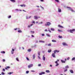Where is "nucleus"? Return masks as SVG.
I'll return each instance as SVG.
<instances>
[{
	"label": "nucleus",
	"mask_w": 75,
	"mask_h": 75,
	"mask_svg": "<svg viewBox=\"0 0 75 75\" xmlns=\"http://www.w3.org/2000/svg\"><path fill=\"white\" fill-rule=\"evenodd\" d=\"M46 23L45 25L46 26H50V25H51V23L49 22H46Z\"/></svg>",
	"instance_id": "obj_1"
},
{
	"label": "nucleus",
	"mask_w": 75,
	"mask_h": 75,
	"mask_svg": "<svg viewBox=\"0 0 75 75\" xmlns=\"http://www.w3.org/2000/svg\"><path fill=\"white\" fill-rule=\"evenodd\" d=\"M67 8H69L68 10H70L72 12H75V11H74V10H73L70 7L67 6Z\"/></svg>",
	"instance_id": "obj_2"
},
{
	"label": "nucleus",
	"mask_w": 75,
	"mask_h": 75,
	"mask_svg": "<svg viewBox=\"0 0 75 75\" xmlns=\"http://www.w3.org/2000/svg\"><path fill=\"white\" fill-rule=\"evenodd\" d=\"M75 31V29H73L72 30H70V32L71 33H73V31Z\"/></svg>",
	"instance_id": "obj_3"
},
{
	"label": "nucleus",
	"mask_w": 75,
	"mask_h": 75,
	"mask_svg": "<svg viewBox=\"0 0 75 75\" xmlns=\"http://www.w3.org/2000/svg\"><path fill=\"white\" fill-rule=\"evenodd\" d=\"M62 44H63V45H64V46H68V45H67V43H66L63 42L62 43Z\"/></svg>",
	"instance_id": "obj_4"
},
{
	"label": "nucleus",
	"mask_w": 75,
	"mask_h": 75,
	"mask_svg": "<svg viewBox=\"0 0 75 75\" xmlns=\"http://www.w3.org/2000/svg\"><path fill=\"white\" fill-rule=\"evenodd\" d=\"M33 66V65L32 64H30L28 66V68H31V67H32Z\"/></svg>",
	"instance_id": "obj_5"
},
{
	"label": "nucleus",
	"mask_w": 75,
	"mask_h": 75,
	"mask_svg": "<svg viewBox=\"0 0 75 75\" xmlns=\"http://www.w3.org/2000/svg\"><path fill=\"white\" fill-rule=\"evenodd\" d=\"M9 68H10V67L9 66H7V67H6V68H5V69H6V70H7L8 69H9Z\"/></svg>",
	"instance_id": "obj_6"
},
{
	"label": "nucleus",
	"mask_w": 75,
	"mask_h": 75,
	"mask_svg": "<svg viewBox=\"0 0 75 75\" xmlns=\"http://www.w3.org/2000/svg\"><path fill=\"white\" fill-rule=\"evenodd\" d=\"M52 56L53 57V58H55V54L54 53H53L52 54Z\"/></svg>",
	"instance_id": "obj_7"
},
{
	"label": "nucleus",
	"mask_w": 75,
	"mask_h": 75,
	"mask_svg": "<svg viewBox=\"0 0 75 75\" xmlns=\"http://www.w3.org/2000/svg\"><path fill=\"white\" fill-rule=\"evenodd\" d=\"M42 74H45V72H42L41 73L39 74V75H42Z\"/></svg>",
	"instance_id": "obj_8"
},
{
	"label": "nucleus",
	"mask_w": 75,
	"mask_h": 75,
	"mask_svg": "<svg viewBox=\"0 0 75 75\" xmlns=\"http://www.w3.org/2000/svg\"><path fill=\"white\" fill-rule=\"evenodd\" d=\"M20 6L23 7H25L26 6H25V4H23V5H21Z\"/></svg>",
	"instance_id": "obj_9"
},
{
	"label": "nucleus",
	"mask_w": 75,
	"mask_h": 75,
	"mask_svg": "<svg viewBox=\"0 0 75 75\" xmlns=\"http://www.w3.org/2000/svg\"><path fill=\"white\" fill-rule=\"evenodd\" d=\"M44 56H45V55H44L43 56V57L42 58V59L43 60V61H45V57H44Z\"/></svg>",
	"instance_id": "obj_10"
},
{
	"label": "nucleus",
	"mask_w": 75,
	"mask_h": 75,
	"mask_svg": "<svg viewBox=\"0 0 75 75\" xmlns=\"http://www.w3.org/2000/svg\"><path fill=\"white\" fill-rule=\"evenodd\" d=\"M69 71L71 73V74H74V71H73V70H69Z\"/></svg>",
	"instance_id": "obj_11"
},
{
	"label": "nucleus",
	"mask_w": 75,
	"mask_h": 75,
	"mask_svg": "<svg viewBox=\"0 0 75 75\" xmlns=\"http://www.w3.org/2000/svg\"><path fill=\"white\" fill-rule=\"evenodd\" d=\"M58 27L60 28H63V26L60 25H58Z\"/></svg>",
	"instance_id": "obj_12"
},
{
	"label": "nucleus",
	"mask_w": 75,
	"mask_h": 75,
	"mask_svg": "<svg viewBox=\"0 0 75 75\" xmlns=\"http://www.w3.org/2000/svg\"><path fill=\"white\" fill-rule=\"evenodd\" d=\"M58 11H59V12H61V9L60 8H58Z\"/></svg>",
	"instance_id": "obj_13"
},
{
	"label": "nucleus",
	"mask_w": 75,
	"mask_h": 75,
	"mask_svg": "<svg viewBox=\"0 0 75 75\" xmlns=\"http://www.w3.org/2000/svg\"><path fill=\"white\" fill-rule=\"evenodd\" d=\"M61 62H62V63H65V61H63L62 60H61Z\"/></svg>",
	"instance_id": "obj_14"
},
{
	"label": "nucleus",
	"mask_w": 75,
	"mask_h": 75,
	"mask_svg": "<svg viewBox=\"0 0 75 75\" xmlns=\"http://www.w3.org/2000/svg\"><path fill=\"white\" fill-rule=\"evenodd\" d=\"M39 42H43V43L45 42H44V41H43L42 40H39Z\"/></svg>",
	"instance_id": "obj_15"
},
{
	"label": "nucleus",
	"mask_w": 75,
	"mask_h": 75,
	"mask_svg": "<svg viewBox=\"0 0 75 75\" xmlns=\"http://www.w3.org/2000/svg\"><path fill=\"white\" fill-rule=\"evenodd\" d=\"M34 17L35 18V19H36V20H37L38 19V17H37V16H34Z\"/></svg>",
	"instance_id": "obj_16"
},
{
	"label": "nucleus",
	"mask_w": 75,
	"mask_h": 75,
	"mask_svg": "<svg viewBox=\"0 0 75 75\" xmlns=\"http://www.w3.org/2000/svg\"><path fill=\"white\" fill-rule=\"evenodd\" d=\"M13 74V72H10L8 73V74L11 75V74Z\"/></svg>",
	"instance_id": "obj_17"
},
{
	"label": "nucleus",
	"mask_w": 75,
	"mask_h": 75,
	"mask_svg": "<svg viewBox=\"0 0 75 75\" xmlns=\"http://www.w3.org/2000/svg\"><path fill=\"white\" fill-rule=\"evenodd\" d=\"M65 68L66 69H68V68H69V66L68 65H67L65 67Z\"/></svg>",
	"instance_id": "obj_18"
},
{
	"label": "nucleus",
	"mask_w": 75,
	"mask_h": 75,
	"mask_svg": "<svg viewBox=\"0 0 75 75\" xmlns=\"http://www.w3.org/2000/svg\"><path fill=\"white\" fill-rule=\"evenodd\" d=\"M33 25V24H31L30 25H29L28 26V28H30V27H31V26H32V25Z\"/></svg>",
	"instance_id": "obj_19"
},
{
	"label": "nucleus",
	"mask_w": 75,
	"mask_h": 75,
	"mask_svg": "<svg viewBox=\"0 0 75 75\" xmlns=\"http://www.w3.org/2000/svg\"><path fill=\"white\" fill-rule=\"evenodd\" d=\"M46 35H47V37H51V35H49V34H46Z\"/></svg>",
	"instance_id": "obj_20"
},
{
	"label": "nucleus",
	"mask_w": 75,
	"mask_h": 75,
	"mask_svg": "<svg viewBox=\"0 0 75 75\" xmlns=\"http://www.w3.org/2000/svg\"><path fill=\"white\" fill-rule=\"evenodd\" d=\"M52 42H57V41L55 40H52Z\"/></svg>",
	"instance_id": "obj_21"
},
{
	"label": "nucleus",
	"mask_w": 75,
	"mask_h": 75,
	"mask_svg": "<svg viewBox=\"0 0 75 75\" xmlns=\"http://www.w3.org/2000/svg\"><path fill=\"white\" fill-rule=\"evenodd\" d=\"M51 31H54V30H55L53 28H51Z\"/></svg>",
	"instance_id": "obj_22"
},
{
	"label": "nucleus",
	"mask_w": 75,
	"mask_h": 75,
	"mask_svg": "<svg viewBox=\"0 0 75 75\" xmlns=\"http://www.w3.org/2000/svg\"><path fill=\"white\" fill-rule=\"evenodd\" d=\"M1 53H2V54H5V52L3 51L1 52Z\"/></svg>",
	"instance_id": "obj_23"
},
{
	"label": "nucleus",
	"mask_w": 75,
	"mask_h": 75,
	"mask_svg": "<svg viewBox=\"0 0 75 75\" xmlns=\"http://www.w3.org/2000/svg\"><path fill=\"white\" fill-rule=\"evenodd\" d=\"M75 57H74L73 58L71 59L72 61H74V60H75Z\"/></svg>",
	"instance_id": "obj_24"
},
{
	"label": "nucleus",
	"mask_w": 75,
	"mask_h": 75,
	"mask_svg": "<svg viewBox=\"0 0 75 75\" xmlns=\"http://www.w3.org/2000/svg\"><path fill=\"white\" fill-rule=\"evenodd\" d=\"M35 55L34 54V55H33V58L34 59H35Z\"/></svg>",
	"instance_id": "obj_25"
},
{
	"label": "nucleus",
	"mask_w": 75,
	"mask_h": 75,
	"mask_svg": "<svg viewBox=\"0 0 75 75\" xmlns=\"http://www.w3.org/2000/svg\"><path fill=\"white\" fill-rule=\"evenodd\" d=\"M58 31L59 32H62V30H59V29L58 30Z\"/></svg>",
	"instance_id": "obj_26"
},
{
	"label": "nucleus",
	"mask_w": 75,
	"mask_h": 75,
	"mask_svg": "<svg viewBox=\"0 0 75 75\" xmlns=\"http://www.w3.org/2000/svg\"><path fill=\"white\" fill-rule=\"evenodd\" d=\"M59 38H62V36H60V35H59Z\"/></svg>",
	"instance_id": "obj_27"
},
{
	"label": "nucleus",
	"mask_w": 75,
	"mask_h": 75,
	"mask_svg": "<svg viewBox=\"0 0 75 75\" xmlns=\"http://www.w3.org/2000/svg\"><path fill=\"white\" fill-rule=\"evenodd\" d=\"M46 72H47V73H50V71L49 70H46Z\"/></svg>",
	"instance_id": "obj_28"
},
{
	"label": "nucleus",
	"mask_w": 75,
	"mask_h": 75,
	"mask_svg": "<svg viewBox=\"0 0 75 75\" xmlns=\"http://www.w3.org/2000/svg\"><path fill=\"white\" fill-rule=\"evenodd\" d=\"M16 59L17 61H19V60L18 59V57L16 58Z\"/></svg>",
	"instance_id": "obj_29"
},
{
	"label": "nucleus",
	"mask_w": 75,
	"mask_h": 75,
	"mask_svg": "<svg viewBox=\"0 0 75 75\" xmlns=\"http://www.w3.org/2000/svg\"><path fill=\"white\" fill-rule=\"evenodd\" d=\"M10 1H12V2H15L16 1L15 0H10Z\"/></svg>",
	"instance_id": "obj_30"
},
{
	"label": "nucleus",
	"mask_w": 75,
	"mask_h": 75,
	"mask_svg": "<svg viewBox=\"0 0 75 75\" xmlns=\"http://www.w3.org/2000/svg\"><path fill=\"white\" fill-rule=\"evenodd\" d=\"M48 46H51V43H49L48 44Z\"/></svg>",
	"instance_id": "obj_31"
},
{
	"label": "nucleus",
	"mask_w": 75,
	"mask_h": 75,
	"mask_svg": "<svg viewBox=\"0 0 75 75\" xmlns=\"http://www.w3.org/2000/svg\"><path fill=\"white\" fill-rule=\"evenodd\" d=\"M31 51V49H29L28 50V52H30Z\"/></svg>",
	"instance_id": "obj_32"
},
{
	"label": "nucleus",
	"mask_w": 75,
	"mask_h": 75,
	"mask_svg": "<svg viewBox=\"0 0 75 75\" xmlns=\"http://www.w3.org/2000/svg\"><path fill=\"white\" fill-rule=\"evenodd\" d=\"M18 33H22V31H21V30H18Z\"/></svg>",
	"instance_id": "obj_33"
},
{
	"label": "nucleus",
	"mask_w": 75,
	"mask_h": 75,
	"mask_svg": "<svg viewBox=\"0 0 75 75\" xmlns=\"http://www.w3.org/2000/svg\"><path fill=\"white\" fill-rule=\"evenodd\" d=\"M30 33H35V32H34V31H31Z\"/></svg>",
	"instance_id": "obj_34"
},
{
	"label": "nucleus",
	"mask_w": 75,
	"mask_h": 75,
	"mask_svg": "<svg viewBox=\"0 0 75 75\" xmlns=\"http://www.w3.org/2000/svg\"><path fill=\"white\" fill-rule=\"evenodd\" d=\"M56 52H59V51L58 50H56Z\"/></svg>",
	"instance_id": "obj_35"
},
{
	"label": "nucleus",
	"mask_w": 75,
	"mask_h": 75,
	"mask_svg": "<svg viewBox=\"0 0 75 75\" xmlns=\"http://www.w3.org/2000/svg\"><path fill=\"white\" fill-rule=\"evenodd\" d=\"M55 1H56V2H57V3H59V0H55Z\"/></svg>",
	"instance_id": "obj_36"
},
{
	"label": "nucleus",
	"mask_w": 75,
	"mask_h": 75,
	"mask_svg": "<svg viewBox=\"0 0 75 75\" xmlns=\"http://www.w3.org/2000/svg\"><path fill=\"white\" fill-rule=\"evenodd\" d=\"M51 52V50H48V52Z\"/></svg>",
	"instance_id": "obj_37"
},
{
	"label": "nucleus",
	"mask_w": 75,
	"mask_h": 75,
	"mask_svg": "<svg viewBox=\"0 0 75 75\" xmlns=\"http://www.w3.org/2000/svg\"><path fill=\"white\" fill-rule=\"evenodd\" d=\"M38 54L39 55H40V52H38Z\"/></svg>",
	"instance_id": "obj_38"
},
{
	"label": "nucleus",
	"mask_w": 75,
	"mask_h": 75,
	"mask_svg": "<svg viewBox=\"0 0 75 75\" xmlns=\"http://www.w3.org/2000/svg\"><path fill=\"white\" fill-rule=\"evenodd\" d=\"M11 16H9V17H8V18H11Z\"/></svg>",
	"instance_id": "obj_39"
},
{
	"label": "nucleus",
	"mask_w": 75,
	"mask_h": 75,
	"mask_svg": "<svg viewBox=\"0 0 75 75\" xmlns=\"http://www.w3.org/2000/svg\"><path fill=\"white\" fill-rule=\"evenodd\" d=\"M1 74H2V75H4V74H5L4 73V72H2Z\"/></svg>",
	"instance_id": "obj_40"
},
{
	"label": "nucleus",
	"mask_w": 75,
	"mask_h": 75,
	"mask_svg": "<svg viewBox=\"0 0 75 75\" xmlns=\"http://www.w3.org/2000/svg\"><path fill=\"white\" fill-rule=\"evenodd\" d=\"M26 58L27 59V60H28V61H29V58H28V57H26Z\"/></svg>",
	"instance_id": "obj_41"
},
{
	"label": "nucleus",
	"mask_w": 75,
	"mask_h": 75,
	"mask_svg": "<svg viewBox=\"0 0 75 75\" xmlns=\"http://www.w3.org/2000/svg\"><path fill=\"white\" fill-rule=\"evenodd\" d=\"M26 74H28V73H29V71H26Z\"/></svg>",
	"instance_id": "obj_42"
},
{
	"label": "nucleus",
	"mask_w": 75,
	"mask_h": 75,
	"mask_svg": "<svg viewBox=\"0 0 75 75\" xmlns=\"http://www.w3.org/2000/svg\"><path fill=\"white\" fill-rule=\"evenodd\" d=\"M56 50H55L54 51V54H56Z\"/></svg>",
	"instance_id": "obj_43"
},
{
	"label": "nucleus",
	"mask_w": 75,
	"mask_h": 75,
	"mask_svg": "<svg viewBox=\"0 0 75 75\" xmlns=\"http://www.w3.org/2000/svg\"><path fill=\"white\" fill-rule=\"evenodd\" d=\"M32 23H33L34 24H35V21H33L32 22Z\"/></svg>",
	"instance_id": "obj_44"
},
{
	"label": "nucleus",
	"mask_w": 75,
	"mask_h": 75,
	"mask_svg": "<svg viewBox=\"0 0 75 75\" xmlns=\"http://www.w3.org/2000/svg\"><path fill=\"white\" fill-rule=\"evenodd\" d=\"M42 36H45V34H42Z\"/></svg>",
	"instance_id": "obj_45"
},
{
	"label": "nucleus",
	"mask_w": 75,
	"mask_h": 75,
	"mask_svg": "<svg viewBox=\"0 0 75 75\" xmlns=\"http://www.w3.org/2000/svg\"><path fill=\"white\" fill-rule=\"evenodd\" d=\"M67 69H66V70H64V72H66V71H67Z\"/></svg>",
	"instance_id": "obj_46"
},
{
	"label": "nucleus",
	"mask_w": 75,
	"mask_h": 75,
	"mask_svg": "<svg viewBox=\"0 0 75 75\" xmlns=\"http://www.w3.org/2000/svg\"><path fill=\"white\" fill-rule=\"evenodd\" d=\"M58 65H59V64H56V67H57V66H58Z\"/></svg>",
	"instance_id": "obj_47"
},
{
	"label": "nucleus",
	"mask_w": 75,
	"mask_h": 75,
	"mask_svg": "<svg viewBox=\"0 0 75 75\" xmlns=\"http://www.w3.org/2000/svg\"><path fill=\"white\" fill-rule=\"evenodd\" d=\"M2 61H3V62H5V61L6 60H5V59H3V60H2Z\"/></svg>",
	"instance_id": "obj_48"
},
{
	"label": "nucleus",
	"mask_w": 75,
	"mask_h": 75,
	"mask_svg": "<svg viewBox=\"0 0 75 75\" xmlns=\"http://www.w3.org/2000/svg\"><path fill=\"white\" fill-rule=\"evenodd\" d=\"M11 53L12 54H13V53H14V52H13L12 51H11Z\"/></svg>",
	"instance_id": "obj_49"
},
{
	"label": "nucleus",
	"mask_w": 75,
	"mask_h": 75,
	"mask_svg": "<svg viewBox=\"0 0 75 75\" xmlns=\"http://www.w3.org/2000/svg\"><path fill=\"white\" fill-rule=\"evenodd\" d=\"M69 59H70V57H68L67 58V60H69Z\"/></svg>",
	"instance_id": "obj_50"
},
{
	"label": "nucleus",
	"mask_w": 75,
	"mask_h": 75,
	"mask_svg": "<svg viewBox=\"0 0 75 75\" xmlns=\"http://www.w3.org/2000/svg\"><path fill=\"white\" fill-rule=\"evenodd\" d=\"M43 22H41L40 23H39V24H42Z\"/></svg>",
	"instance_id": "obj_51"
},
{
	"label": "nucleus",
	"mask_w": 75,
	"mask_h": 75,
	"mask_svg": "<svg viewBox=\"0 0 75 75\" xmlns=\"http://www.w3.org/2000/svg\"><path fill=\"white\" fill-rule=\"evenodd\" d=\"M18 29V28H15L14 29V30H17Z\"/></svg>",
	"instance_id": "obj_52"
},
{
	"label": "nucleus",
	"mask_w": 75,
	"mask_h": 75,
	"mask_svg": "<svg viewBox=\"0 0 75 75\" xmlns=\"http://www.w3.org/2000/svg\"><path fill=\"white\" fill-rule=\"evenodd\" d=\"M55 63H56V64H58V61H56Z\"/></svg>",
	"instance_id": "obj_53"
},
{
	"label": "nucleus",
	"mask_w": 75,
	"mask_h": 75,
	"mask_svg": "<svg viewBox=\"0 0 75 75\" xmlns=\"http://www.w3.org/2000/svg\"><path fill=\"white\" fill-rule=\"evenodd\" d=\"M3 71H5V69H3Z\"/></svg>",
	"instance_id": "obj_54"
},
{
	"label": "nucleus",
	"mask_w": 75,
	"mask_h": 75,
	"mask_svg": "<svg viewBox=\"0 0 75 75\" xmlns=\"http://www.w3.org/2000/svg\"><path fill=\"white\" fill-rule=\"evenodd\" d=\"M31 72H35V71H34V70H32V71H31Z\"/></svg>",
	"instance_id": "obj_55"
},
{
	"label": "nucleus",
	"mask_w": 75,
	"mask_h": 75,
	"mask_svg": "<svg viewBox=\"0 0 75 75\" xmlns=\"http://www.w3.org/2000/svg\"><path fill=\"white\" fill-rule=\"evenodd\" d=\"M32 37H34V36L33 35H32Z\"/></svg>",
	"instance_id": "obj_56"
},
{
	"label": "nucleus",
	"mask_w": 75,
	"mask_h": 75,
	"mask_svg": "<svg viewBox=\"0 0 75 75\" xmlns=\"http://www.w3.org/2000/svg\"><path fill=\"white\" fill-rule=\"evenodd\" d=\"M41 64H39L38 65V66L39 67H40V66H41Z\"/></svg>",
	"instance_id": "obj_57"
},
{
	"label": "nucleus",
	"mask_w": 75,
	"mask_h": 75,
	"mask_svg": "<svg viewBox=\"0 0 75 75\" xmlns=\"http://www.w3.org/2000/svg\"><path fill=\"white\" fill-rule=\"evenodd\" d=\"M45 31L47 32V29H45Z\"/></svg>",
	"instance_id": "obj_58"
},
{
	"label": "nucleus",
	"mask_w": 75,
	"mask_h": 75,
	"mask_svg": "<svg viewBox=\"0 0 75 75\" xmlns=\"http://www.w3.org/2000/svg\"><path fill=\"white\" fill-rule=\"evenodd\" d=\"M40 1L42 2H43V1H44V0H40Z\"/></svg>",
	"instance_id": "obj_59"
},
{
	"label": "nucleus",
	"mask_w": 75,
	"mask_h": 75,
	"mask_svg": "<svg viewBox=\"0 0 75 75\" xmlns=\"http://www.w3.org/2000/svg\"><path fill=\"white\" fill-rule=\"evenodd\" d=\"M16 11H19V10H18V9H16Z\"/></svg>",
	"instance_id": "obj_60"
},
{
	"label": "nucleus",
	"mask_w": 75,
	"mask_h": 75,
	"mask_svg": "<svg viewBox=\"0 0 75 75\" xmlns=\"http://www.w3.org/2000/svg\"><path fill=\"white\" fill-rule=\"evenodd\" d=\"M48 31H49L50 33H51V31L50 30H49Z\"/></svg>",
	"instance_id": "obj_61"
},
{
	"label": "nucleus",
	"mask_w": 75,
	"mask_h": 75,
	"mask_svg": "<svg viewBox=\"0 0 75 75\" xmlns=\"http://www.w3.org/2000/svg\"><path fill=\"white\" fill-rule=\"evenodd\" d=\"M12 51H14V49H12Z\"/></svg>",
	"instance_id": "obj_62"
},
{
	"label": "nucleus",
	"mask_w": 75,
	"mask_h": 75,
	"mask_svg": "<svg viewBox=\"0 0 75 75\" xmlns=\"http://www.w3.org/2000/svg\"><path fill=\"white\" fill-rule=\"evenodd\" d=\"M38 58H39V59H40V57L39 56H38Z\"/></svg>",
	"instance_id": "obj_63"
},
{
	"label": "nucleus",
	"mask_w": 75,
	"mask_h": 75,
	"mask_svg": "<svg viewBox=\"0 0 75 75\" xmlns=\"http://www.w3.org/2000/svg\"><path fill=\"white\" fill-rule=\"evenodd\" d=\"M50 66L51 67H52V65H50Z\"/></svg>",
	"instance_id": "obj_64"
}]
</instances>
